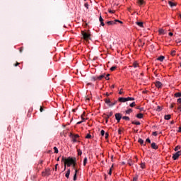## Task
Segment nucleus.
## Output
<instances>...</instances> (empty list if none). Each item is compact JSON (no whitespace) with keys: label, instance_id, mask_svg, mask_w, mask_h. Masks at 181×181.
<instances>
[{"label":"nucleus","instance_id":"obj_64","mask_svg":"<svg viewBox=\"0 0 181 181\" xmlns=\"http://www.w3.org/2000/svg\"><path fill=\"white\" fill-rule=\"evenodd\" d=\"M178 110H180L181 111V104L178 106Z\"/></svg>","mask_w":181,"mask_h":181},{"label":"nucleus","instance_id":"obj_30","mask_svg":"<svg viewBox=\"0 0 181 181\" xmlns=\"http://www.w3.org/2000/svg\"><path fill=\"white\" fill-rule=\"evenodd\" d=\"M54 153H59V149L57 147H54Z\"/></svg>","mask_w":181,"mask_h":181},{"label":"nucleus","instance_id":"obj_14","mask_svg":"<svg viewBox=\"0 0 181 181\" xmlns=\"http://www.w3.org/2000/svg\"><path fill=\"white\" fill-rule=\"evenodd\" d=\"M137 3L141 6L145 4V1L144 0H138Z\"/></svg>","mask_w":181,"mask_h":181},{"label":"nucleus","instance_id":"obj_63","mask_svg":"<svg viewBox=\"0 0 181 181\" xmlns=\"http://www.w3.org/2000/svg\"><path fill=\"white\" fill-rule=\"evenodd\" d=\"M178 132H181V127H180L179 128H178Z\"/></svg>","mask_w":181,"mask_h":181},{"label":"nucleus","instance_id":"obj_42","mask_svg":"<svg viewBox=\"0 0 181 181\" xmlns=\"http://www.w3.org/2000/svg\"><path fill=\"white\" fill-rule=\"evenodd\" d=\"M106 115L105 119H106V123L108 122V119L110 118L108 115Z\"/></svg>","mask_w":181,"mask_h":181},{"label":"nucleus","instance_id":"obj_27","mask_svg":"<svg viewBox=\"0 0 181 181\" xmlns=\"http://www.w3.org/2000/svg\"><path fill=\"white\" fill-rule=\"evenodd\" d=\"M112 168H113V165H112V168H110V170L108 172V175H110L111 176V175H112Z\"/></svg>","mask_w":181,"mask_h":181},{"label":"nucleus","instance_id":"obj_46","mask_svg":"<svg viewBox=\"0 0 181 181\" xmlns=\"http://www.w3.org/2000/svg\"><path fill=\"white\" fill-rule=\"evenodd\" d=\"M100 22H104V19H103V17L100 16L99 18Z\"/></svg>","mask_w":181,"mask_h":181},{"label":"nucleus","instance_id":"obj_6","mask_svg":"<svg viewBox=\"0 0 181 181\" xmlns=\"http://www.w3.org/2000/svg\"><path fill=\"white\" fill-rule=\"evenodd\" d=\"M155 86L157 88H162L163 84L160 83V81H157L155 82Z\"/></svg>","mask_w":181,"mask_h":181},{"label":"nucleus","instance_id":"obj_3","mask_svg":"<svg viewBox=\"0 0 181 181\" xmlns=\"http://www.w3.org/2000/svg\"><path fill=\"white\" fill-rule=\"evenodd\" d=\"M70 138L72 139V142H77V139L80 137L78 134H70L69 135Z\"/></svg>","mask_w":181,"mask_h":181},{"label":"nucleus","instance_id":"obj_12","mask_svg":"<svg viewBox=\"0 0 181 181\" xmlns=\"http://www.w3.org/2000/svg\"><path fill=\"white\" fill-rule=\"evenodd\" d=\"M105 77V74H103L99 76H97L98 80H103Z\"/></svg>","mask_w":181,"mask_h":181},{"label":"nucleus","instance_id":"obj_9","mask_svg":"<svg viewBox=\"0 0 181 181\" xmlns=\"http://www.w3.org/2000/svg\"><path fill=\"white\" fill-rule=\"evenodd\" d=\"M118 101H119V103H127V98H119Z\"/></svg>","mask_w":181,"mask_h":181},{"label":"nucleus","instance_id":"obj_57","mask_svg":"<svg viewBox=\"0 0 181 181\" xmlns=\"http://www.w3.org/2000/svg\"><path fill=\"white\" fill-rule=\"evenodd\" d=\"M100 25H101L102 26H105V24L104 23V21H101V22H100Z\"/></svg>","mask_w":181,"mask_h":181},{"label":"nucleus","instance_id":"obj_45","mask_svg":"<svg viewBox=\"0 0 181 181\" xmlns=\"http://www.w3.org/2000/svg\"><path fill=\"white\" fill-rule=\"evenodd\" d=\"M105 78V80H110V74H107V76Z\"/></svg>","mask_w":181,"mask_h":181},{"label":"nucleus","instance_id":"obj_40","mask_svg":"<svg viewBox=\"0 0 181 181\" xmlns=\"http://www.w3.org/2000/svg\"><path fill=\"white\" fill-rule=\"evenodd\" d=\"M115 69H117V66H112V67L110 68V71H114L115 70Z\"/></svg>","mask_w":181,"mask_h":181},{"label":"nucleus","instance_id":"obj_4","mask_svg":"<svg viewBox=\"0 0 181 181\" xmlns=\"http://www.w3.org/2000/svg\"><path fill=\"white\" fill-rule=\"evenodd\" d=\"M181 155V151H177V153L173 154V159L176 160L178 159L179 156Z\"/></svg>","mask_w":181,"mask_h":181},{"label":"nucleus","instance_id":"obj_34","mask_svg":"<svg viewBox=\"0 0 181 181\" xmlns=\"http://www.w3.org/2000/svg\"><path fill=\"white\" fill-rule=\"evenodd\" d=\"M171 56H175L176 54V51L175 50H173L171 51Z\"/></svg>","mask_w":181,"mask_h":181},{"label":"nucleus","instance_id":"obj_52","mask_svg":"<svg viewBox=\"0 0 181 181\" xmlns=\"http://www.w3.org/2000/svg\"><path fill=\"white\" fill-rule=\"evenodd\" d=\"M84 6H85V8H86L87 9H88V4L85 3Z\"/></svg>","mask_w":181,"mask_h":181},{"label":"nucleus","instance_id":"obj_55","mask_svg":"<svg viewBox=\"0 0 181 181\" xmlns=\"http://www.w3.org/2000/svg\"><path fill=\"white\" fill-rule=\"evenodd\" d=\"M157 111H162V108L160 106H158Z\"/></svg>","mask_w":181,"mask_h":181},{"label":"nucleus","instance_id":"obj_18","mask_svg":"<svg viewBox=\"0 0 181 181\" xmlns=\"http://www.w3.org/2000/svg\"><path fill=\"white\" fill-rule=\"evenodd\" d=\"M159 34L160 35H165V30L160 28L158 30Z\"/></svg>","mask_w":181,"mask_h":181},{"label":"nucleus","instance_id":"obj_38","mask_svg":"<svg viewBox=\"0 0 181 181\" xmlns=\"http://www.w3.org/2000/svg\"><path fill=\"white\" fill-rule=\"evenodd\" d=\"M100 134L102 135V136H104V135H105V132L104 130H101Z\"/></svg>","mask_w":181,"mask_h":181},{"label":"nucleus","instance_id":"obj_25","mask_svg":"<svg viewBox=\"0 0 181 181\" xmlns=\"http://www.w3.org/2000/svg\"><path fill=\"white\" fill-rule=\"evenodd\" d=\"M87 157H85L83 159V166H86L87 165Z\"/></svg>","mask_w":181,"mask_h":181},{"label":"nucleus","instance_id":"obj_5","mask_svg":"<svg viewBox=\"0 0 181 181\" xmlns=\"http://www.w3.org/2000/svg\"><path fill=\"white\" fill-rule=\"evenodd\" d=\"M115 119H117V122H119L121 121V118H122V115L121 113H116L115 115Z\"/></svg>","mask_w":181,"mask_h":181},{"label":"nucleus","instance_id":"obj_11","mask_svg":"<svg viewBox=\"0 0 181 181\" xmlns=\"http://www.w3.org/2000/svg\"><path fill=\"white\" fill-rule=\"evenodd\" d=\"M168 4L171 8H173V6H176L177 4L172 1H168Z\"/></svg>","mask_w":181,"mask_h":181},{"label":"nucleus","instance_id":"obj_53","mask_svg":"<svg viewBox=\"0 0 181 181\" xmlns=\"http://www.w3.org/2000/svg\"><path fill=\"white\" fill-rule=\"evenodd\" d=\"M146 142L151 144V139L149 138L146 139Z\"/></svg>","mask_w":181,"mask_h":181},{"label":"nucleus","instance_id":"obj_56","mask_svg":"<svg viewBox=\"0 0 181 181\" xmlns=\"http://www.w3.org/2000/svg\"><path fill=\"white\" fill-rule=\"evenodd\" d=\"M40 112H43V111H44V109L42 106L40 108Z\"/></svg>","mask_w":181,"mask_h":181},{"label":"nucleus","instance_id":"obj_62","mask_svg":"<svg viewBox=\"0 0 181 181\" xmlns=\"http://www.w3.org/2000/svg\"><path fill=\"white\" fill-rule=\"evenodd\" d=\"M121 132H122L121 129H119V130H118V134H119V135H121Z\"/></svg>","mask_w":181,"mask_h":181},{"label":"nucleus","instance_id":"obj_31","mask_svg":"<svg viewBox=\"0 0 181 181\" xmlns=\"http://www.w3.org/2000/svg\"><path fill=\"white\" fill-rule=\"evenodd\" d=\"M78 156H81V155H83V152L81 151V150L80 149L78 150Z\"/></svg>","mask_w":181,"mask_h":181},{"label":"nucleus","instance_id":"obj_19","mask_svg":"<svg viewBox=\"0 0 181 181\" xmlns=\"http://www.w3.org/2000/svg\"><path fill=\"white\" fill-rule=\"evenodd\" d=\"M132 124H133L134 125H141L140 122L132 121Z\"/></svg>","mask_w":181,"mask_h":181},{"label":"nucleus","instance_id":"obj_2","mask_svg":"<svg viewBox=\"0 0 181 181\" xmlns=\"http://www.w3.org/2000/svg\"><path fill=\"white\" fill-rule=\"evenodd\" d=\"M81 35L83 36V39L86 40V42L90 40V33L85 32V31H81Z\"/></svg>","mask_w":181,"mask_h":181},{"label":"nucleus","instance_id":"obj_29","mask_svg":"<svg viewBox=\"0 0 181 181\" xmlns=\"http://www.w3.org/2000/svg\"><path fill=\"white\" fill-rule=\"evenodd\" d=\"M126 114H131V112H132V109H129L127 110H126Z\"/></svg>","mask_w":181,"mask_h":181},{"label":"nucleus","instance_id":"obj_20","mask_svg":"<svg viewBox=\"0 0 181 181\" xmlns=\"http://www.w3.org/2000/svg\"><path fill=\"white\" fill-rule=\"evenodd\" d=\"M122 118V119H124L125 121H129V119H131L129 118V117H128V116H124Z\"/></svg>","mask_w":181,"mask_h":181},{"label":"nucleus","instance_id":"obj_33","mask_svg":"<svg viewBox=\"0 0 181 181\" xmlns=\"http://www.w3.org/2000/svg\"><path fill=\"white\" fill-rule=\"evenodd\" d=\"M180 146H177L175 148V152L176 151H179V149H180Z\"/></svg>","mask_w":181,"mask_h":181},{"label":"nucleus","instance_id":"obj_23","mask_svg":"<svg viewBox=\"0 0 181 181\" xmlns=\"http://www.w3.org/2000/svg\"><path fill=\"white\" fill-rule=\"evenodd\" d=\"M127 101H135L134 98L127 97Z\"/></svg>","mask_w":181,"mask_h":181},{"label":"nucleus","instance_id":"obj_50","mask_svg":"<svg viewBox=\"0 0 181 181\" xmlns=\"http://www.w3.org/2000/svg\"><path fill=\"white\" fill-rule=\"evenodd\" d=\"M19 64H21V63L16 62V64H14V67H17V66H19Z\"/></svg>","mask_w":181,"mask_h":181},{"label":"nucleus","instance_id":"obj_51","mask_svg":"<svg viewBox=\"0 0 181 181\" xmlns=\"http://www.w3.org/2000/svg\"><path fill=\"white\" fill-rule=\"evenodd\" d=\"M177 102L178 103V104H181V98H178L177 99Z\"/></svg>","mask_w":181,"mask_h":181},{"label":"nucleus","instance_id":"obj_60","mask_svg":"<svg viewBox=\"0 0 181 181\" xmlns=\"http://www.w3.org/2000/svg\"><path fill=\"white\" fill-rule=\"evenodd\" d=\"M72 165H73V168L76 169V162H74V163H73Z\"/></svg>","mask_w":181,"mask_h":181},{"label":"nucleus","instance_id":"obj_39","mask_svg":"<svg viewBox=\"0 0 181 181\" xmlns=\"http://www.w3.org/2000/svg\"><path fill=\"white\" fill-rule=\"evenodd\" d=\"M136 104H135V102H133L130 105H129V107H135Z\"/></svg>","mask_w":181,"mask_h":181},{"label":"nucleus","instance_id":"obj_8","mask_svg":"<svg viewBox=\"0 0 181 181\" xmlns=\"http://www.w3.org/2000/svg\"><path fill=\"white\" fill-rule=\"evenodd\" d=\"M106 23L109 25V26H111L112 25H115L117 23L115 21H107Z\"/></svg>","mask_w":181,"mask_h":181},{"label":"nucleus","instance_id":"obj_7","mask_svg":"<svg viewBox=\"0 0 181 181\" xmlns=\"http://www.w3.org/2000/svg\"><path fill=\"white\" fill-rule=\"evenodd\" d=\"M43 176H49L50 175V170L49 169H45V172H42Z\"/></svg>","mask_w":181,"mask_h":181},{"label":"nucleus","instance_id":"obj_16","mask_svg":"<svg viewBox=\"0 0 181 181\" xmlns=\"http://www.w3.org/2000/svg\"><path fill=\"white\" fill-rule=\"evenodd\" d=\"M157 60H159V62H163L165 60V57L164 56H160Z\"/></svg>","mask_w":181,"mask_h":181},{"label":"nucleus","instance_id":"obj_10","mask_svg":"<svg viewBox=\"0 0 181 181\" xmlns=\"http://www.w3.org/2000/svg\"><path fill=\"white\" fill-rule=\"evenodd\" d=\"M151 148L152 149H158V145H156V143H152L151 144Z\"/></svg>","mask_w":181,"mask_h":181},{"label":"nucleus","instance_id":"obj_47","mask_svg":"<svg viewBox=\"0 0 181 181\" xmlns=\"http://www.w3.org/2000/svg\"><path fill=\"white\" fill-rule=\"evenodd\" d=\"M92 80H93V81H95L96 80H98V78H97V77H95V76H93V77H92Z\"/></svg>","mask_w":181,"mask_h":181},{"label":"nucleus","instance_id":"obj_41","mask_svg":"<svg viewBox=\"0 0 181 181\" xmlns=\"http://www.w3.org/2000/svg\"><path fill=\"white\" fill-rule=\"evenodd\" d=\"M73 180H74V181L77 180V175H76V174L74 175Z\"/></svg>","mask_w":181,"mask_h":181},{"label":"nucleus","instance_id":"obj_21","mask_svg":"<svg viewBox=\"0 0 181 181\" xmlns=\"http://www.w3.org/2000/svg\"><path fill=\"white\" fill-rule=\"evenodd\" d=\"M105 102L107 105H110L111 104V100L110 99H105Z\"/></svg>","mask_w":181,"mask_h":181},{"label":"nucleus","instance_id":"obj_44","mask_svg":"<svg viewBox=\"0 0 181 181\" xmlns=\"http://www.w3.org/2000/svg\"><path fill=\"white\" fill-rule=\"evenodd\" d=\"M109 13H115V11H112L111 9L108 10Z\"/></svg>","mask_w":181,"mask_h":181},{"label":"nucleus","instance_id":"obj_43","mask_svg":"<svg viewBox=\"0 0 181 181\" xmlns=\"http://www.w3.org/2000/svg\"><path fill=\"white\" fill-rule=\"evenodd\" d=\"M133 67H134V69H136V67H138V64L137 63H134L133 64Z\"/></svg>","mask_w":181,"mask_h":181},{"label":"nucleus","instance_id":"obj_15","mask_svg":"<svg viewBox=\"0 0 181 181\" xmlns=\"http://www.w3.org/2000/svg\"><path fill=\"white\" fill-rule=\"evenodd\" d=\"M136 118H139V119L144 118V114H142V113L137 114L136 115Z\"/></svg>","mask_w":181,"mask_h":181},{"label":"nucleus","instance_id":"obj_1","mask_svg":"<svg viewBox=\"0 0 181 181\" xmlns=\"http://www.w3.org/2000/svg\"><path fill=\"white\" fill-rule=\"evenodd\" d=\"M62 162H64L65 165H67L68 167H70L73 163H74V162H77V160L71 157H68L67 158H66V157L62 156Z\"/></svg>","mask_w":181,"mask_h":181},{"label":"nucleus","instance_id":"obj_13","mask_svg":"<svg viewBox=\"0 0 181 181\" xmlns=\"http://www.w3.org/2000/svg\"><path fill=\"white\" fill-rule=\"evenodd\" d=\"M65 176H66V177L67 179H69V177H70V168L68 169V170H67V172H66Z\"/></svg>","mask_w":181,"mask_h":181},{"label":"nucleus","instance_id":"obj_28","mask_svg":"<svg viewBox=\"0 0 181 181\" xmlns=\"http://www.w3.org/2000/svg\"><path fill=\"white\" fill-rule=\"evenodd\" d=\"M117 104V101H115L114 103H110V104H109V107H114V105H115Z\"/></svg>","mask_w":181,"mask_h":181},{"label":"nucleus","instance_id":"obj_61","mask_svg":"<svg viewBox=\"0 0 181 181\" xmlns=\"http://www.w3.org/2000/svg\"><path fill=\"white\" fill-rule=\"evenodd\" d=\"M78 173V170L75 169V173H74V175H77Z\"/></svg>","mask_w":181,"mask_h":181},{"label":"nucleus","instance_id":"obj_26","mask_svg":"<svg viewBox=\"0 0 181 181\" xmlns=\"http://www.w3.org/2000/svg\"><path fill=\"white\" fill-rule=\"evenodd\" d=\"M165 119H166L167 121H168V119L170 118V115H166L164 117Z\"/></svg>","mask_w":181,"mask_h":181},{"label":"nucleus","instance_id":"obj_22","mask_svg":"<svg viewBox=\"0 0 181 181\" xmlns=\"http://www.w3.org/2000/svg\"><path fill=\"white\" fill-rule=\"evenodd\" d=\"M136 23H137L138 26H139L140 28H144V23L137 22Z\"/></svg>","mask_w":181,"mask_h":181},{"label":"nucleus","instance_id":"obj_35","mask_svg":"<svg viewBox=\"0 0 181 181\" xmlns=\"http://www.w3.org/2000/svg\"><path fill=\"white\" fill-rule=\"evenodd\" d=\"M141 169H145V163H141Z\"/></svg>","mask_w":181,"mask_h":181},{"label":"nucleus","instance_id":"obj_48","mask_svg":"<svg viewBox=\"0 0 181 181\" xmlns=\"http://www.w3.org/2000/svg\"><path fill=\"white\" fill-rule=\"evenodd\" d=\"M136 109L139 110L140 111H144V107H137Z\"/></svg>","mask_w":181,"mask_h":181},{"label":"nucleus","instance_id":"obj_36","mask_svg":"<svg viewBox=\"0 0 181 181\" xmlns=\"http://www.w3.org/2000/svg\"><path fill=\"white\" fill-rule=\"evenodd\" d=\"M86 139H90L91 138V134H88L86 136Z\"/></svg>","mask_w":181,"mask_h":181},{"label":"nucleus","instance_id":"obj_49","mask_svg":"<svg viewBox=\"0 0 181 181\" xmlns=\"http://www.w3.org/2000/svg\"><path fill=\"white\" fill-rule=\"evenodd\" d=\"M153 135L154 136H158V132H153Z\"/></svg>","mask_w":181,"mask_h":181},{"label":"nucleus","instance_id":"obj_54","mask_svg":"<svg viewBox=\"0 0 181 181\" xmlns=\"http://www.w3.org/2000/svg\"><path fill=\"white\" fill-rule=\"evenodd\" d=\"M114 115V113L112 112H110L109 115V117H112V115Z\"/></svg>","mask_w":181,"mask_h":181},{"label":"nucleus","instance_id":"obj_37","mask_svg":"<svg viewBox=\"0 0 181 181\" xmlns=\"http://www.w3.org/2000/svg\"><path fill=\"white\" fill-rule=\"evenodd\" d=\"M128 165H129V166H132V165H134V163H133L132 161H131V160H129V161H128Z\"/></svg>","mask_w":181,"mask_h":181},{"label":"nucleus","instance_id":"obj_58","mask_svg":"<svg viewBox=\"0 0 181 181\" xmlns=\"http://www.w3.org/2000/svg\"><path fill=\"white\" fill-rule=\"evenodd\" d=\"M105 136L106 139L108 138V136H109L108 133H105Z\"/></svg>","mask_w":181,"mask_h":181},{"label":"nucleus","instance_id":"obj_59","mask_svg":"<svg viewBox=\"0 0 181 181\" xmlns=\"http://www.w3.org/2000/svg\"><path fill=\"white\" fill-rule=\"evenodd\" d=\"M115 22H118L119 23H122V21H119V20H115Z\"/></svg>","mask_w":181,"mask_h":181},{"label":"nucleus","instance_id":"obj_24","mask_svg":"<svg viewBox=\"0 0 181 181\" xmlns=\"http://www.w3.org/2000/svg\"><path fill=\"white\" fill-rule=\"evenodd\" d=\"M174 96L176 98L181 97V93L180 92L176 93H175Z\"/></svg>","mask_w":181,"mask_h":181},{"label":"nucleus","instance_id":"obj_32","mask_svg":"<svg viewBox=\"0 0 181 181\" xmlns=\"http://www.w3.org/2000/svg\"><path fill=\"white\" fill-rule=\"evenodd\" d=\"M133 181H138V175H136L133 177Z\"/></svg>","mask_w":181,"mask_h":181},{"label":"nucleus","instance_id":"obj_17","mask_svg":"<svg viewBox=\"0 0 181 181\" xmlns=\"http://www.w3.org/2000/svg\"><path fill=\"white\" fill-rule=\"evenodd\" d=\"M138 142L139 144H140L141 145H144V146L145 145H146L144 144V140L142 139H139Z\"/></svg>","mask_w":181,"mask_h":181}]
</instances>
